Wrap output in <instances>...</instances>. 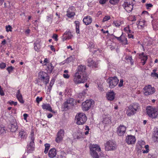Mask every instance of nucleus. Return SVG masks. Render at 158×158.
<instances>
[{
  "instance_id": "nucleus-5",
  "label": "nucleus",
  "mask_w": 158,
  "mask_h": 158,
  "mask_svg": "<svg viewBox=\"0 0 158 158\" xmlns=\"http://www.w3.org/2000/svg\"><path fill=\"white\" fill-rule=\"evenodd\" d=\"M39 79L47 85L49 81V77L48 74L43 71H40L39 73Z\"/></svg>"
},
{
  "instance_id": "nucleus-40",
  "label": "nucleus",
  "mask_w": 158,
  "mask_h": 158,
  "mask_svg": "<svg viewBox=\"0 0 158 158\" xmlns=\"http://www.w3.org/2000/svg\"><path fill=\"white\" fill-rule=\"evenodd\" d=\"M144 148L146 149V150H142V151H143V153H147L149 151V146L148 145H146L145 146L144 145Z\"/></svg>"
},
{
  "instance_id": "nucleus-16",
  "label": "nucleus",
  "mask_w": 158,
  "mask_h": 158,
  "mask_svg": "<svg viewBox=\"0 0 158 158\" xmlns=\"http://www.w3.org/2000/svg\"><path fill=\"white\" fill-rule=\"evenodd\" d=\"M125 141L127 144H132L135 143L136 139L135 136L129 135L126 136Z\"/></svg>"
},
{
  "instance_id": "nucleus-64",
  "label": "nucleus",
  "mask_w": 158,
  "mask_h": 158,
  "mask_svg": "<svg viewBox=\"0 0 158 158\" xmlns=\"http://www.w3.org/2000/svg\"><path fill=\"white\" fill-rule=\"evenodd\" d=\"M138 24L139 25L141 26L142 27H143L144 25L143 23H142V22H139Z\"/></svg>"
},
{
  "instance_id": "nucleus-36",
  "label": "nucleus",
  "mask_w": 158,
  "mask_h": 158,
  "mask_svg": "<svg viewBox=\"0 0 158 158\" xmlns=\"http://www.w3.org/2000/svg\"><path fill=\"white\" fill-rule=\"evenodd\" d=\"M119 0H109V2L111 5H114L118 4Z\"/></svg>"
},
{
  "instance_id": "nucleus-10",
  "label": "nucleus",
  "mask_w": 158,
  "mask_h": 158,
  "mask_svg": "<svg viewBox=\"0 0 158 158\" xmlns=\"http://www.w3.org/2000/svg\"><path fill=\"white\" fill-rule=\"evenodd\" d=\"M156 91L154 87L150 85L145 86L143 88V93L145 95L148 96L153 94Z\"/></svg>"
},
{
  "instance_id": "nucleus-59",
  "label": "nucleus",
  "mask_w": 158,
  "mask_h": 158,
  "mask_svg": "<svg viewBox=\"0 0 158 158\" xmlns=\"http://www.w3.org/2000/svg\"><path fill=\"white\" fill-rule=\"evenodd\" d=\"M79 28V27H76V32L77 34L79 33L80 31Z\"/></svg>"
},
{
  "instance_id": "nucleus-35",
  "label": "nucleus",
  "mask_w": 158,
  "mask_h": 158,
  "mask_svg": "<svg viewBox=\"0 0 158 158\" xmlns=\"http://www.w3.org/2000/svg\"><path fill=\"white\" fill-rule=\"evenodd\" d=\"M78 98H80V99L77 100V102L80 103L81 101H82L85 98V96L83 93L80 94L78 95Z\"/></svg>"
},
{
  "instance_id": "nucleus-24",
  "label": "nucleus",
  "mask_w": 158,
  "mask_h": 158,
  "mask_svg": "<svg viewBox=\"0 0 158 158\" xmlns=\"http://www.w3.org/2000/svg\"><path fill=\"white\" fill-rule=\"evenodd\" d=\"M153 139L155 142H158V127L154 128V131L153 132Z\"/></svg>"
},
{
  "instance_id": "nucleus-6",
  "label": "nucleus",
  "mask_w": 158,
  "mask_h": 158,
  "mask_svg": "<svg viewBox=\"0 0 158 158\" xmlns=\"http://www.w3.org/2000/svg\"><path fill=\"white\" fill-rule=\"evenodd\" d=\"M146 112L148 115L152 118H156L158 115L157 109L151 106L147 107Z\"/></svg>"
},
{
  "instance_id": "nucleus-42",
  "label": "nucleus",
  "mask_w": 158,
  "mask_h": 158,
  "mask_svg": "<svg viewBox=\"0 0 158 158\" xmlns=\"http://www.w3.org/2000/svg\"><path fill=\"white\" fill-rule=\"evenodd\" d=\"M110 16L108 15L105 16L103 19L102 22H104L105 21H107L108 20H109L110 19Z\"/></svg>"
},
{
  "instance_id": "nucleus-3",
  "label": "nucleus",
  "mask_w": 158,
  "mask_h": 158,
  "mask_svg": "<svg viewBox=\"0 0 158 158\" xmlns=\"http://www.w3.org/2000/svg\"><path fill=\"white\" fill-rule=\"evenodd\" d=\"M90 155L93 158H99L98 153L96 152H100L101 149L97 144L92 145L90 147Z\"/></svg>"
},
{
  "instance_id": "nucleus-1",
  "label": "nucleus",
  "mask_w": 158,
  "mask_h": 158,
  "mask_svg": "<svg viewBox=\"0 0 158 158\" xmlns=\"http://www.w3.org/2000/svg\"><path fill=\"white\" fill-rule=\"evenodd\" d=\"M140 109V105L138 103H134L127 107L126 114L128 116L133 115Z\"/></svg>"
},
{
  "instance_id": "nucleus-20",
  "label": "nucleus",
  "mask_w": 158,
  "mask_h": 158,
  "mask_svg": "<svg viewBox=\"0 0 158 158\" xmlns=\"http://www.w3.org/2000/svg\"><path fill=\"white\" fill-rule=\"evenodd\" d=\"M83 21L85 25H87L92 23V18L90 16H85L83 19Z\"/></svg>"
},
{
  "instance_id": "nucleus-15",
  "label": "nucleus",
  "mask_w": 158,
  "mask_h": 158,
  "mask_svg": "<svg viewBox=\"0 0 158 158\" xmlns=\"http://www.w3.org/2000/svg\"><path fill=\"white\" fill-rule=\"evenodd\" d=\"M126 130V127L123 125H120L117 128V132L119 136L124 135Z\"/></svg>"
},
{
  "instance_id": "nucleus-51",
  "label": "nucleus",
  "mask_w": 158,
  "mask_h": 158,
  "mask_svg": "<svg viewBox=\"0 0 158 158\" xmlns=\"http://www.w3.org/2000/svg\"><path fill=\"white\" fill-rule=\"evenodd\" d=\"M42 98L41 97V98H39V97H38L36 98V101L38 103H39V102L40 101H41L42 100Z\"/></svg>"
},
{
  "instance_id": "nucleus-32",
  "label": "nucleus",
  "mask_w": 158,
  "mask_h": 158,
  "mask_svg": "<svg viewBox=\"0 0 158 158\" xmlns=\"http://www.w3.org/2000/svg\"><path fill=\"white\" fill-rule=\"evenodd\" d=\"M66 102L68 103L69 105L71 107L74 105V100L73 98H69L68 99Z\"/></svg>"
},
{
  "instance_id": "nucleus-8",
  "label": "nucleus",
  "mask_w": 158,
  "mask_h": 158,
  "mask_svg": "<svg viewBox=\"0 0 158 158\" xmlns=\"http://www.w3.org/2000/svg\"><path fill=\"white\" fill-rule=\"evenodd\" d=\"M30 137L31 139V141L30 144L27 146V152L28 153H31L34 150L35 144L34 141L35 138L33 133H31Z\"/></svg>"
},
{
  "instance_id": "nucleus-18",
  "label": "nucleus",
  "mask_w": 158,
  "mask_h": 158,
  "mask_svg": "<svg viewBox=\"0 0 158 158\" xmlns=\"http://www.w3.org/2000/svg\"><path fill=\"white\" fill-rule=\"evenodd\" d=\"M87 65L91 67L92 68H96L98 67V62L94 61L90 58H89L87 60Z\"/></svg>"
},
{
  "instance_id": "nucleus-11",
  "label": "nucleus",
  "mask_w": 158,
  "mask_h": 158,
  "mask_svg": "<svg viewBox=\"0 0 158 158\" xmlns=\"http://www.w3.org/2000/svg\"><path fill=\"white\" fill-rule=\"evenodd\" d=\"M105 149L107 151L114 150L116 149V145L113 142L108 141L105 144Z\"/></svg>"
},
{
  "instance_id": "nucleus-53",
  "label": "nucleus",
  "mask_w": 158,
  "mask_h": 158,
  "mask_svg": "<svg viewBox=\"0 0 158 158\" xmlns=\"http://www.w3.org/2000/svg\"><path fill=\"white\" fill-rule=\"evenodd\" d=\"M123 79H121L120 80V81L119 82V83L118 84V86L119 87H121L123 85Z\"/></svg>"
},
{
  "instance_id": "nucleus-58",
  "label": "nucleus",
  "mask_w": 158,
  "mask_h": 158,
  "mask_svg": "<svg viewBox=\"0 0 158 158\" xmlns=\"http://www.w3.org/2000/svg\"><path fill=\"white\" fill-rule=\"evenodd\" d=\"M128 36L129 38L134 39V35L131 34H130L128 33Z\"/></svg>"
},
{
  "instance_id": "nucleus-48",
  "label": "nucleus",
  "mask_w": 158,
  "mask_h": 158,
  "mask_svg": "<svg viewBox=\"0 0 158 158\" xmlns=\"http://www.w3.org/2000/svg\"><path fill=\"white\" fill-rule=\"evenodd\" d=\"M4 131L5 130L3 127L2 126H1L0 125V134H2L3 133Z\"/></svg>"
},
{
  "instance_id": "nucleus-37",
  "label": "nucleus",
  "mask_w": 158,
  "mask_h": 158,
  "mask_svg": "<svg viewBox=\"0 0 158 158\" xmlns=\"http://www.w3.org/2000/svg\"><path fill=\"white\" fill-rule=\"evenodd\" d=\"M45 147L44 152L45 154H47L50 147V144L48 143H46L44 145Z\"/></svg>"
},
{
  "instance_id": "nucleus-22",
  "label": "nucleus",
  "mask_w": 158,
  "mask_h": 158,
  "mask_svg": "<svg viewBox=\"0 0 158 158\" xmlns=\"http://www.w3.org/2000/svg\"><path fill=\"white\" fill-rule=\"evenodd\" d=\"M115 94L113 90L108 92L106 94L107 99L110 101L113 100L114 98Z\"/></svg>"
},
{
  "instance_id": "nucleus-49",
  "label": "nucleus",
  "mask_w": 158,
  "mask_h": 158,
  "mask_svg": "<svg viewBox=\"0 0 158 158\" xmlns=\"http://www.w3.org/2000/svg\"><path fill=\"white\" fill-rule=\"evenodd\" d=\"M153 6V5L151 3L147 4L146 5V7L147 9H148L150 7H152Z\"/></svg>"
},
{
  "instance_id": "nucleus-26",
  "label": "nucleus",
  "mask_w": 158,
  "mask_h": 158,
  "mask_svg": "<svg viewBox=\"0 0 158 158\" xmlns=\"http://www.w3.org/2000/svg\"><path fill=\"white\" fill-rule=\"evenodd\" d=\"M16 97L19 101L21 103H24V101L23 99L22 96L20 93L19 90H18L16 93Z\"/></svg>"
},
{
  "instance_id": "nucleus-31",
  "label": "nucleus",
  "mask_w": 158,
  "mask_h": 158,
  "mask_svg": "<svg viewBox=\"0 0 158 158\" xmlns=\"http://www.w3.org/2000/svg\"><path fill=\"white\" fill-rule=\"evenodd\" d=\"M62 108H63V110H67L71 107L69 105L68 103H67L66 101L63 103L62 106Z\"/></svg>"
},
{
  "instance_id": "nucleus-30",
  "label": "nucleus",
  "mask_w": 158,
  "mask_h": 158,
  "mask_svg": "<svg viewBox=\"0 0 158 158\" xmlns=\"http://www.w3.org/2000/svg\"><path fill=\"white\" fill-rule=\"evenodd\" d=\"M123 33H122L121 35L119 37L117 38V40L121 42H124V44H127V39L125 37H124V39L123 38Z\"/></svg>"
},
{
  "instance_id": "nucleus-43",
  "label": "nucleus",
  "mask_w": 158,
  "mask_h": 158,
  "mask_svg": "<svg viewBox=\"0 0 158 158\" xmlns=\"http://www.w3.org/2000/svg\"><path fill=\"white\" fill-rule=\"evenodd\" d=\"M34 48L36 51H38L40 48V45H34Z\"/></svg>"
},
{
  "instance_id": "nucleus-56",
  "label": "nucleus",
  "mask_w": 158,
  "mask_h": 158,
  "mask_svg": "<svg viewBox=\"0 0 158 158\" xmlns=\"http://www.w3.org/2000/svg\"><path fill=\"white\" fill-rule=\"evenodd\" d=\"M63 76L64 78L66 79H68L69 77V76L68 75V73L64 74H63Z\"/></svg>"
},
{
  "instance_id": "nucleus-63",
  "label": "nucleus",
  "mask_w": 158,
  "mask_h": 158,
  "mask_svg": "<svg viewBox=\"0 0 158 158\" xmlns=\"http://www.w3.org/2000/svg\"><path fill=\"white\" fill-rule=\"evenodd\" d=\"M28 115L27 114H23V116L24 117V119L25 120H26L27 119V118L28 116Z\"/></svg>"
},
{
  "instance_id": "nucleus-41",
  "label": "nucleus",
  "mask_w": 158,
  "mask_h": 158,
  "mask_svg": "<svg viewBox=\"0 0 158 158\" xmlns=\"http://www.w3.org/2000/svg\"><path fill=\"white\" fill-rule=\"evenodd\" d=\"M6 31L8 32L9 31H11L12 28L11 26L8 25L6 26Z\"/></svg>"
},
{
  "instance_id": "nucleus-14",
  "label": "nucleus",
  "mask_w": 158,
  "mask_h": 158,
  "mask_svg": "<svg viewBox=\"0 0 158 158\" xmlns=\"http://www.w3.org/2000/svg\"><path fill=\"white\" fill-rule=\"evenodd\" d=\"M73 36L72 33L70 31V30L67 31L64 33L62 37V41H64L67 40L71 39Z\"/></svg>"
},
{
  "instance_id": "nucleus-9",
  "label": "nucleus",
  "mask_w": 158,
  "mask_h": 158,
  "mask_svg": "<svg viewBox=\"0 0 158 158\" xmlns=\"http://www.w3.org/2000/svg\"><path fill=\"white\" fill-rule=\"evenodd\" d=\"M118 80L116 77H109L107 80L109 85L110 88H114L118 84Z\"/></svg>"
},
{
  "instance_id": "nucleus-54",
  "label": "nucleus",
  "mask_w": 158,
  "mask_h": 158,
  "mask_svg": "<svg viewBox=\"0 0 158 158\" xmlns=\"http://www.w3.org/2000/svg\"><path fill=\"white\" fill-rule=\"evenodd\" d=\"M9 103L10 105L14 104V106H16L17 105V102H15L13 101H10Z\"/></svg>"
},
{
  "instance_id": "nucleus-39",
  "label": "nucleus",
  "mask_w": 158,
  "mask_h": 158,
  "mask_svg": "<svg viewBox=\"0 0 158 158\" xmlns=\"http://www.w3.org/2000/svg\"><path fill=\"white\" fill-rule=\"evenodd\" d=\"M139 56L140 57H143L142 59V61H146L148 59V56L147 55H144V53L143 52L140 54Z\"/></svg>"
},
{
  "instance_id": "nucleus-47",
  "label": "nucleus",
  "mask_w": 158,
  "mask_h": 158,
  "mask_svg": "<svg viewBox=\"0 0 158 158\" xmlns=\"http://www.w3.org/2000/svg\"><path fill=\"white\" fill-rule=\"evenodd\" d=\"M40 81L39 80V78L37 79L35 81V83L38 84V85H40L42 86L43 85V84H42L41 83Z\"/></svg>"
},
{
  "instance_id": "nucleus-52",
  "label": "nucleus",
  "mask_w": 158,
  "mask_h": 158,
  "mask_svg": "<svg viewBox=\"0 0 158 158\" xmlns=\"http://www.w3.org/2000/svg\"><path fill=\"white\" fill-rule=\"evenodd\" d=\"M58 35L56 34H53V36H52V38L54 39L55 40V41H57L58 40Z\"/></svg>"
},
{
  "instance_id": "nucleus-62",
  "label": "nucleus",
  "mask_w": 158,
  "mask_h": 158,
  "mask_svg": "<svg viewBox=\"0 0 158 158\" xmlns=\"http://www.w3.org/2000/svg\"><path fill=\"white\" fill-rule=\"evenodd\" d=\"M152 75H154L155 77H156L158 78V74L157 73H151V75L152 76Z\"/></svg>"
},
{
  "instance_id": "nucleus-57",
  "label": "nucleus",
  "mask_w": 158,
  "mask_h": 158,
  "mask_svg": "<svg viewBox=\"0 0 158 158\" xmlns=\"http://www.w3.org/2000/svg\"><path fill=\"white\" fill-rule=\"evenodd\" d=\"M130 28L129 26H128L124 28V31L126 32H127L128 31V30H129V29Z\"/></svg>"
},
{
  "instance_id": "nucleus-50",
  "label": "nucleus",
  "mask_w": 158,
  "mask_h": 158,
  "mask_svg": "<svg viewBox=\"0 0 158 158\" xmlns=\"http://www.w3.org/2000/svg\"><path fill=\"white\" fill-rule=\"evenodd\" d=\"M6 67V64L4 63H2L0 64V68L2 69L5 68Z\"/></svg>"
},
{
  "instance_id": "nucleus-7",
  "label": "nucleus",
  "mask_w": 158,
  "mask_h": 158,
  "mask_svg": "<svg viewBox=\"0 0 158 158\" xmlns=\"http://www.w3.org/2000/svg\"><path fill=\"white\" fill-rule=\"evenodd\" d=\"M134 2L135 0H126L124 2L123 6L127 12H130L132 11L133 9Z\"/></svg>"
},
{
  "instance_id": "nucleus-13",
  "label": "nucleus",
  "mask_w": 158,
  "mask_h": 158,
  "mask_svg": "<svg viewBox=\"0 0 158 158\" xmlns=\"http://www.w3.org/2000/svg\"><path fill=\"white\" fill-rule=\"evenodd\" d=\"M92 102L91 100H87L85 102L82 103V108L83 110H88L91 107Z\"/></svg>"
},
{
  "instance_id": "nucleus-28",
  "label": "nucleus",
  "mask_w": 158,
  "mask_h": 158,
  "mask_svg": "<svg viewBox=\"0 0 158 158\" xmlns=\"http://www.w3.org/2000/svg\"><path fill=\"white\" fill-rule=\"evenodd\" d=\"M9 128L10 129V131L12 132H15L18 128L17 124L16 123H14L13 124H11Z\"/></svg>"
},
{
  "instance_id": "nucleus-4",
  "label": "nucleus",
  "mask_w": 158,
  "mask_h": 158,
  "mask_svg": "<svg viewBox=\"0 0 158 158\" xmlns=\"http://www.w3.org/2000/svg\"><path fill=\"white\" fill-rule=\"evenodd\" d=\"M87 119L85 114L82 113L78 114L75 116V120H77L76 123L79 125L84 124L86 122Z\"/></svg>"
},
{
  "instance_id": "nucleus-38",
  "label": "nucleus",
  "mask_w": 158,
  "mask_h": 158,
  "mask_svg": "<svg viewBox=\"0 0 158 158\" xmlns=\"http://www.w3.org/2000/svg\"><path fill=\"white\" fill-rule=\"evenodd\" d=\"M125 59L127 60H129L131 65L133 64L134 61H133L131 56H126Z\"/></svg>"
},
{
  "instance_id": "nucleus-45",
  "label": "nucleus",
  "mask_w": 158,
  "mask_h": 158,
  "mask_svg": "<svg viewBox=\"0 0 158 158\" xmlns=\"http://www.w3.org/2000/svg\"><path fill=\"white\" fill-rule=\"evenodd\" d=\"M113 24L116 27H119L121 25L120 23L119 22L117 21H114Z\"/></svg>"
},
{
  "instance_id": "nucleus-17",
  "label": "nucleus",
  "mask_w": 158,
  "mask_h": 158,
  "mask_svg": "<svg viewBox=\"0 0 158 158\" xmlns=\"http://www.w3.org/2000/svg\"><path fill=\"white\" fill-rule=\"evenodd\" d=\"M64 131L63 129H60L57 133L56 141L57 143L60 142L62 139L64 135Z\"/></svg>"
},
{
  "instance_id": "nucleus-23",
  "label": "nucleus",
  "mask_w": 158,
  "mask_h": 158,
  "mask_svg": "<svg viewBox=\"0 0 158 158\" xmlns=\"http://www.w3.org/2000/svg\"><path fill=\"white\" fill-rule=\"evenodd\" d=\"M145 144V142L144 141L142 140L139 141L136 145L137 148L138 149V151L142 149V148L143 147Z\"/></svg>"
},
{
  "instance_id": "nucleus-33",
  "label": "nucleus",
  "mask_w": 158,
  "mask_h": 158,
  "mask_svg": "<svg viewBox=\"0 0 158 158\" xmlns=\"http://www.w3.org/2000/svg\"><path fill=\"white\" fill-rule=\"evenodd\" d=\"M19 136L21 138L25 139L26 138L27 134L26 132L24 131H21L19 132Z\"/></svg>"
},
{
  "instance_id": "nucleus-25",
  "label": "nucleus",
  "mask_w": 158,
  "mask_h": 158,
  "mask_svg": "<svg viewBox=\"0 0 158 158\" xmlns=\"http://www.w3.org/2000/svg\"><path fill=\"white\" fill-rule=\"evenodd\" d=\"M72 8H73V7L69 8L67 11V16L69 18H72L75 15V13L72 10Z\"/></svg>"
},
{
  "instance_id": "nucleus-34",
  "label": "nucleus",
  "mask_w": 158,
  "mask_h": 158,
  "mask_svg": "<svg viewBox=\"0 0 158 158\" xmlns=\"http://www.w3.org/2000/svg\"><path fill=\"white\" fill-rule=\"evenodd\" d=\"M74 60V58L73 56H71L65 60L64 63H69L73 61Z\"/></svg>"
},
{
  "instance_id": "nucleus-60",
  "label": "nucleus",
  "mask_w": 158,
  "mask_h": 158,
  "mask_svg": "<svg viewBox=\"0 0 158 158\" xmlns=\"http://www.w3.org/2000/svg\"><path fill=\"white\" fill-rule=\"evenodd\" d=\"M40 41L39 40H36L34 43V45H40Z\"/></svg>"
},
{
  "instance_id": "nucleus-27",
  "label": "nucleus",
  "mask_w": 158,
  "mask_h": 158,
  "mask_svg": "<svg viewBox=\"0 0 158 158\" xmlns=\"http://www.w3.org/2000/svg\"><path fill=\"white\" fill-rule=\"evenodd\" d=\"M102 123L103 124H108L111 123L110 118L109 115H108L106 117L104 118L103 120L102 121Z\"/></svg>"
},
{
  "instance_id": "nucleus-21",
  "label": "nucleus",
  "mask_w": 158,
  "mask_h": 158,
  "mask_svg": "<svg viewBox=\"0 0 158 158\" xmlns=\"http://www.w3.org/2000/svg\"><path fill=\"white\" fill-rule=\"evenodd\" d=\"M42 107L43 110H46L52 113H55L52 109V107L50 104H48L43 103Z\"/></svg>"
},
{
  "instance_id": "nucleus-61",
  "label": "nucleus",
  "mask_w": 158,
  "mask_h": 158,
  "mask_svg": "<svg viewBox=\"0 0 158 158\" xmlns=\"http://www.w3.org/2000/svg\"><path fill=\"white\" fill-rule=\"evenodd\" d=\"M75 23L76 24V27H79V23L78 21H76L75 22Z\"/></svg>"
},
{
  "instance_id": "nucleus-44",
  "label": "nucleus",
  "mask_w": 158,
  "mask_h": 158,
  "mask_svg": "<svg viewBox=\"0 0 158 158\" xmlns=\"http://www.w3.org/2000/svg\"><path fill=\"white\" fill-rule=\"evenodd\" d=\"M14 67H13L12 66L10 67H9L7 68V70L9 72V73H10L14 69Z\"/></svg>"
},
{
  "instance_id": "nucleus-2",
  "label": "nucleus",
  "mask_w": 158,
  "mask_h": 158,
  "mask_svg": "<svg viewBox=\"0 0 158 158\" xmlns=\"http://www.w3.org/2000/svg\"><path fill=\"white\" fill-rule=\"evenodd\" d=\"M88 78L86 76H82L79 73L76 72L73 76V81L76 84L84 83L86 82Z\"/></svg>"
},
{
  "instance_id": "nucleus-29",
  "label": "nucleus",
  "mask_w": 158,
  "mask_h": 158,
  "mask_svg": "<svg viewBox=\"0 0 158 158\" xmlns=\"http://www.w3.org/2000/svg\"><path fill=\"white\" fill-rule=\"evenodd\" d=\"M54 67L52 65V63H50L47 65V68H46V70L48 73H52Z\"/></svg>"
},
{
  "instance_id": "nucleus-12",
  "label": "nucleus",
  "mask_w": 158,
  "mask_h": 158,
  "mask_svg": "<svg viewBox=\"0 0 158 158\" xmlns=\"http://www.w3.org/2000/svg\"><path fill=\"white\" fill-rule=\"evenodd\" d=\"M86 70V67L85 65H80L78 66L76 72L79 73L82 76H86L88 78V76L87 75Z\"/></svg>"
},
{
  "instance_id": "nucleus-19",
  "label": "nucleus",
  "mask_w": 158,
  "mask_h": 158,
  "mask_svg": "<svg viewBox=\"0 0 158 158\" xmlns=\"http://www.w3.org/2000/svg\"><path fill=\"white\" fill-rule=\"evenodd\" d=\"M56 155V150L55 148L51 149L48 152V156L51 158L55 157Z\"/></svg>"
},
{
  "instance_id": "nucleus-46",
  "label": "nucleus",
  "mask_w": 158,
  "mask_h": 158,
  "mask_svg": "<svg viewBox=\"0 0 158 158\" xmlns=\"http://www.w3.org/2000/svg\"><path fill=\"white\" fill-rule=\"evenodd\" d=\"M108 1V0H99V2L100 4L103 5L105 4Z\"/></svg>"
},
{
  "instance_id": "nucleus-55",
  "label": "nucleus",
  "mask_w": 158,
  "mask_h": 158,
  "mask_svg": "<svg viewBox=\"0 0 158 158\" xmlns=\"http://www.w3.org/2000/svg\"><path fill=\"white\" fill-rule=\"evenodd\" d=\"M0 94L1 96H3L4 95V93L2 88L1 86L0 85Z\"/></svg>"
}]
</instances>
